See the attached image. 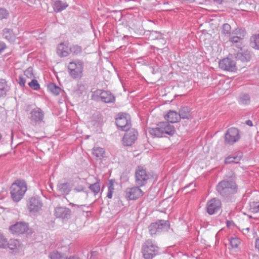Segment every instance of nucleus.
<instances>
[{"instance_id":"nucleus-1","label":"nucleus","mask_w":259,"mask_h":259,"mask_svg":"<svg viewBox=\"0 0 259 259\" xmlns=\"http://www.w3.org/2000/svg\"><path fill=\"white\" fill-rule=\"evenodd\" d=\"M236 175L231 172L230 176L220 182L217 185L216 189L219 194L224 198H228L237 193L238 186L236 183Z\"/></svg>"},{"instance_id":"nucleus-2","label":"nucleus","mask_w":259,"mask_h":259,"mask_svg":"<svg viewBox=\"0 0 259 259\" xmlns=\"http://www.w3.org/2000/svg\"><path fill=\"white\" fill-rule=\"evenodd\" d=\"M27 190V186L25 181L23 180H17L10 187V194L12 200L18 202L24 197Z\"/></svg>"},{"instance_id":"nucleus-3","label":"nucleus","mask_w":259,"mask_h":259,"mask_svg":"<svg viewBox=\"0 0 259 259\" xmlns=\"http://www.w3.org/2000/svg\"><path fill=\"white\" fill-rule=\"evenodd\" d=\"M152 177L151 173L144 166L140 165L135 170V183L136 185L144 187L147 185Z\"/></svg>"},{"instance_id":"nucleus-4","label":"nucleus","mask_w":259,"mask_h":259,"mask_svg":"<svg viewBox=\"0 0 259 259\" xmlns=\"http://www.w3.org/2000/svg\"><path fill=\"white\" fill-rule=\"evenodd\" d=\"M84 63L79 59L70 62L67 66L68 73L73 79H80L83 75Z\"/></svg>"},{"instance_id":"nucleus-5","label":"nucleus","mask_w":259,"mask_h":259,"mask_svg":"<svg viewBox=\"0 0 259 259\" xmlns=\"http://www.w3.org/2000/svg\"><path fill=\"white\" fill-rule=\"evenodd\" d=\"M158 252V247L151 240H146L142 245V253L145 259H152Z\"/></svg>"},{"instance_id":"nucleus-6","label":"nucleus","mask_w":259,"mask_h":259,"mask_svg":"<svg viewBox=\"0 0 259 259\" xmlns=\"http://www.w3.org/2000/svg\"><path fill=\"white\" fill-rule=\"evenodd\" d=\"M44 117L45 113L40 108L36 107L30 112V122L33 126H38L44 123Z\"/></svg>"},{"instance_id":"nucleus-7","label":"nucleus","mask_w":259,"mask_h":259,"mask_svg":"<svg viewBox=\"0 0 259 259\" xmlns=\"http://www.w3.org/2000/svg\"><path fill=\"white\" fill-rule=\"evenodd\" d=\"M169 228V224L168 221L159 220L151 223L149 226V230L150 234L153 235L159 232L167 231Z\"/></svg>"},{"instance_id":"nucleus-8","label":"nucleus","mask_w":259,"mask_h":259,"mask_svg":"<svg viewBox=\"0 0 259 259\" xmlns=\"http://www.w3.org/2000/svg\"><path fill=\"white\" fill-rule=\"evenodd\" d=\"M116 124L118 128L121 131H127L131 127V122L130 116L126 113L118 114L116 119Z\"/></svg>"},{"instance_id":"nucleus-9","label":"nucleus","mask_w":259,"mask_h":259,"mask_svg":"<svg viewBox=\"0 0 259 259\" xmlns=\"http://www.w3.org/2000/svg\"><path fill=\"white\" fill-rule=\"evenodd\" d=\"M240 138L239 130L235 127L229 128L225 135V143L229 145H233Z\"/></svg>"},{"instance_id":"nucleus-10","label":"nucleus","mask_w":259,"mask_h":259,"mask_svg":"<svg viewBox=\"0 0 259 259\" xmlns=\"http://www.w3.org/2000/svg\"><path fill=\"white\" fill-rule=\"evenodd\" d=\"M27 206L29 212L36 213L41 210L43 203L39 197H32L28 200Z\"/></svg>"},{"instance_id":"nucleus-11","label":"nucleus","mask_w":259,"mask_h":259,"mask_svg":"<svg viewBox=\"0 0 259 259\" xmlns=\"http://www.w3.org/2000/svg\"><path fill=\"white\" fill-rule=\"evenodd\" d=\"M125 131V133L122 139L123 144L125 146H131L137 139L138 132L135 128H131Z\"/></svg>"},{"instance_id":"nucleus-12","label":"nucleus","mask_w":259,"mask_h":259,"mask_svg":"<svg viewBox=\"0 0 259 259\" xmlns=\"http://www.w3.org/2000/svg\"><path fill=\"white\" fill-rule=\"evenodd\" d=\"M141 186L136 185L133 187L127 188L125 190V197L128 200H136L144 195V192L141 189Z\"/></svg>"},{"instance_id":"nucleus-13","label":"nucleus","mask_w":259,"mask_h":259,"mask_svg":"<svg viewBox=\"0 0 259 259\" xmlns=\"http://www.w3.org/2000/svg\"><path fill=\"white\" fill-rule=\"evenodd\" d=\"M95 96L100 98L102 102L105 103H113L115 101V97L110 91L97 90L94 92Z\"/></svg>"},{"instance_id":"nucleus-14","label":"nucleus","mask_w":259,"mask_h":259,"mask_svg":"<svg viewBox=\"0 0 259 259\" xmlns=\"http://www.w3.org/2000/svg\"><path fill=\"white\" fill-rule=\"evenodd\" d=\"M222 202L218 198H212L208 200L206 204V211L210 214L212 215L217 213L221 208Z\"/></svg>"},{"instance_id":"nucleus-15","label":"nucleus","mask_w":259,"mask_h":259,"mask_svg":"<svg viewBox=\"0 0 259 259\" xmlns=\"http://www.w3.org/2000/svg\"><path fill=\"white\" fill-rule=\"evenodd\" d=\"M219 67L223 70L228 71H234L236 69V63L233 60L226 58L220 61Z\"/></svg>"},{"instance_id":"nucleus-16","label":"nucleus","mask_w":259,"mask_h":259,"mask_svg":"<svg viewBox=\"0 0 259 259\" xmlns=\"http://www.w3.org/2000/svg\"><path fill=\"white\" fill-rule=\"evenodd\" d=\"M54 214L56 218L68 220L71 216V211L69 208L59 206L55 208Z\"/></svg>"},{"instance_id":"nucleus-17","label":"nucleus","mask_w":259,"mask_h":259,"mask_svg":"<svg viewBox=\"0 0 259 259\" xmlns=\"http://www.w3.org/2000/svg\"><path fill=\"white\" fill-rule=\"evenodd\" d=\"M28 230V225L24 222H17L9 228V231L13 234H21Z\"/></svg>"},{"instance_id":"nucleus-18","label":"nucleus","mask_w":259,"mask_h":259,"mask_svg":"<svg viewBox=\"0 0 259 259\" xmlns=\"http://www.w3.org/2000/svg\"><path fill=\"white\" fill-rule=\"evenodd\" d=\"M236 59L240 60L241 62L249 61L251 58L250 52L247 50H244L240 48V50L235 55Z\"/></svg>"},{"instance_id":"nucleus-19","label":"nucleus","mask_w":259,"mask_h":259,"mask_svg":"<svg viewBox=\"0 0 259 259\" xmlns=\"http://www.w3.org/2000/svg\"><path fill=\"white\" fill-rule=\"evenodd\" d=\"M162 134L172 136L175 133V128L174 125L170 124L168 122H160Z\"/></svg>"},{"instance_id":"nucleus-20","label":"nucleus","mask_w":259,"mask_h":259,"mask_svg":"<svg viewBox=\"0 0 259 259\" xmlns=\"http://www.w3.org/2000/svg\"><path fill=\"white\" fill-rule=\"evenodd\" d=\"M165 119L171 123H176L180 120V117L177 111L169 110L164 116Z\"/></svg>"},{"instance_id":"nucleus-21","label":"nucleus","mask_w":259,"mask_h":259,"mask_svg":"<svg viewBox=\"0 0 259 259\" xmlns=\"http://www.w3.org/2000/svg\"><path fill=\"white\" fill-rule=\"evenodd\" d=\"M101 182L100 179L98 178L96 179V182L93 184H88V188L93 192L95 196L97 195L99 193L103 191L101 190Z\"/></svg>"},{"instance_id":"nucleus-22","label":"nucleus","mask_w":259,"mask_h":259,"mask_svg":"<svg viewBox=\"0 0 259 259\" xmlns=\"http://www.w3.org/2000/svg\"><path fill=\"white\" fill-rule=\"evenodd\" d=\"M58 191L62 195H68L71 190V186L69 183H60L57 185Z\"/></svg>"},{"instance_id":"nucleus-23","label":"nucleus","mask_w":259,"mask_h":259,"mask_svg":"<svg viewBox=\"0 0 259 259\" xmlns=\"http://www.w3.org/2000/svg\"><path fill=\"white\" fill-rule=\"evenodd\" d=\"M57 53L61 57H67L69 54V49L64 43H60L57 47Z\"/></svg>"},{"instance_id":"nucleus-24","label":"nucleus","mask_w":259,"mask_h":259,"mask_svg":"<svg viewBox=\"0 0 259 259\" xmlns=\"http://www.w3.org/2000/svg\"><path fill=\"white\" fill-rule=\"evenodd\" d=\"M68 4L64 1L58 0L54 2L53 8L55 12H60L68 7Z\"/></svg>"},{"instance_id":"nucleus-25","label":"nucleus","mask_w":259,"mask_h":259,"mask_svg":"<svg viewBox=\"0 0 259 259\" xmlns=\"http://www.w3.org/2000/svg\"><path fill=\"white\" fill-rule=\"evenodd\" d=\"M148 132L149 134L153 137H162L163 136L160 122L157 124V126L155 128H149Z\"/></svg>"},{"instance_id":"nucleus-26","label":"nucleus","mask_w":259,"mask_h":259,"mask_svg":"<svg viewBox=\"0 0 259 259\" xmlns=\"http://www.w3.org/2000/svg\"><path fill=\"white\" fill-rule=\"evenodd\" d=\"M221 35L224 36V40L225 41L226 38H228L230 35H232L231 26L228 23H225L222 26Z\"/></svg>"},{"instance_id":"nucleus-27","label":"nucleus","mask_w":259,"mask_h":259,"mask_svg":"<svg viewBox=\"0 0 259 259\" xmlns=\"http://www.w3.org/2000/svg\"><path fill=\"white\" fill-rule=\"evenodd\" d=\"M180 119H189L191 117V109L187 106L181 108L179 111Z\"/></svg>"},{"instance_id":"nucleus-28","label":"nucleus","mask_w":259,"mask_h":259,"mask_svg":"<svg viewBox=\"0 0 259 259\" xmlns=\"http://www.w3.org/2000/svg\"><path fill=\"white\" fill-rule=\"evenodd\" d=\"M7 246L13 252H17L20 247V244L18 240L12 239L8 242Z\"/></svg>"},{"instance_id":"nucleus-29","label":"nucleus","mask_w":259,"mask_h":259,"mask_svg":"<svg viewBox=\"0 0 259 259\" xmlns=\"http://www.w3.org/2000/svg\"><path fill=\"white\" fill-rule=\"evenodd\" d=\"M92 154L99 159L105 157V151L104 149L100 147H94L92 150Z\"/></svg>"},{"instance_id":"nucleus-30","label":"nucleus","mask_w":259,"mask_h":259,"mask_svg":"<svg viewBox=\"0 0 259 259\" xmlns=\"http://www.w3.org/2000/svg\"><path fill=\"white\" fill-rule=\"evenodd\" d=\"M241 157V155L239 156L233 154L226 157L224 162L226 164H230L232 163H238L240 161Z\"/></svg>"},{"instance_id":"nucleus-31","label":"nucleus","mask_w":259,"mask_h":259,"mask_svg":"<svg viewBox=\"0 0 259 259\" xmlns=\"http://www.w3.org/2000/svg\"><path fill=\"white\" fill-rule=\"evenodd\" d=\"M3 35L5 38L10 42H14L15 40V36L10 29L5 28L3 30Z\"/></svg>"},{"instance_id":"nucleus-32","label":"nucleus","mask_w":259,"mask_h":259,"mask_svg":"<svg viewBox=\"0 0 259 259\" xmlns=\"http://www.w3.org/2000/svg\"><path fill=\"white\" fill-rule=\"evenodd\" d=\"M48 89L51 93L55 96L58 95L61 91V89L57 86L54 83H50L48 85Z\"/></svg>"},{"instance_id":"nucleus-33","label":"nucleus","mask_w":259,"mask_h":259,"mask_svg":"<svg viewBox=\"0 0 259 259\" xmlns=\"http://www.w3.org/2000/svg\"><path fill=\"white\" fill-rule=\"evenodd\" d=\"M8 86L4 79L0 80V97L5 96L8 91Z\"/></svg>"},{"instance_id":"nucleus-34","label":"nucleus","mask_w":259,"mask_h":259,"mask_svg":"<svg viewBox=\"0 0 259 259\" xmlns=\"http://www.w3.org/2000/svg\"><path fill=\"white\" fill-rule=\"evenodd\" d=\"M238 102L241 105H248L250 102V98L248 95L245 94H241L239 98Z\"/></svg>"},{"instance_id":"nucleus-35","label":"nucleus","mask_w":259,"mask_h":259,"mask_svg":"<svg viewBox=\"0 0 259 259\" xmlns=\"http://www.w3.org/2000/svg\"><path fill=\"white\" fill-rule=\"evenodd\" d=\"M251 46L256 50H259V34H256L250 38Z\"/></svg>"},{"instance_id":"nucleus-36","label":"nucleus","mask_w":259,"mask_h":259,"mask_svg":"<svg viewBox=\"0 0 259 259\" xmlns=\"http://www.w3.org/2000/svg\"><path fill=\"white\" fill-rule=\"evenodd\" d=\"M51 259H67V256L64 253H61L58 251L55 250L49 254Z\"/></svg>"},{"instance_id":"nucleus-37","label":"nucleus","mask_w":259,"mask_h":259,"mask_svg":"<svg viewBox=\"0 0 259 259\" xmlns=\"http://www.w3.org/2000/svg\"><path fill=\"white\" fill-rule=\"evenodd\" d=\"M82 51V47L77 45H72L69 48L70 53H72L74 55H78L81 53Z\"/></svg>"},{"instance_id":"nucleus-38","label":"nucleus","mask_w":259,"mask_h":259,"mask_svg":"<svg viewBox=\"0 0 259 259\" xmlns=\"http://www.w3.org/2000/svg\"><path fill=\"white\" fill-rule=\"evenodd\" d=\"M114 181L113 180H110L108 182L107 187H108V193L107 195V197L111 199L112 198L113 193L114 192Z\"/></svg>"},{"instance_id":"nucleus-39","label":"nucleus","mask_w":259,"mask_h":259,"mask_svg":"<svg viewBox=\"0 0 259 259\" xmlns=\"http://www.w3.org/2000/svg\"><path fill=\"white\" fill-rule=\"evenodd\" d=\"M229 241L231 246L233 248H238L241 243L240 239L236 237L231 238Z\"/></svg>"},{"instance_id":"nucleus-40","label":"nucleus","mask_w":259,"mask_h":259,"mask_svg":"<svg viewBox=\"0 0 259 259\" xmlns=\"http://www.w3.org/2000/svg\"><path fill=\"white\" fill-rule=\"evenodd\" d=\"M249 209L253 213H257L259 212V201L251 202L249 204Z\"/></svg>"},{"instance_id":"nucleus-41","label":"nucleus","mask_w":259,"mask_h":259,"mask_svg":"<svg viewBox=\"0 0 259 259\" xmlns=\"http://www.w3.org/2000/svg\"><path fill=\"white\" fill-rule=\"evenodd\" d=\"M8 241L7 238L0 232V248H5L7 247Z\"/></svg>"},{"instance_id":"nucleus-42","label":"nucleus","mask_w":259,"mask_h":259,"mask_svg":"<svg viewBox=\"0 0 259 259\" xmlns=\"http://www.w3.org/2000/svg\"><path fill=\"white\" fill-rule=\"evenodd\" d=\"M245 31L244 29L241 28H236L232 31V35L239 36L240 35L242 38H243Z\"/></svg>"},{"instance_id":"nucleus-43","label":"nucleus","mask_w":259,"mask_h":259,"mask_svg":"<svg viewBox=\"0 0 259 259\" xmlns=\"http://www.w3.org/2000/svg\"><path fill=\"white\" fill-rule=\"evenodd\" d=\"M28 85L31 89L34 90H38L40 89V85L35 79H33L30 82L28 83Z\"/></svg>"},{"instance_id":"nucleus-44","label":"nucleus","mask_w":259,"mask_h":259,"mask_svg":"<svg viewBox=\"0 0 259 259\" xmlns=\"http://www.w3.org/2000/svg\"><path fill=\"white\" fill-rule=\"evenodd\" d=\"M228 38H229V40L232 43H238L243 39L240 35L236 36L234 35H230Z\"/></svg>"},{"instance_id":"nucleus-45","label":"nucleus","mask_w":259,"mask_h":259,"mask_svg":"<svg viewBox=\"0 0 259 259\" xmlns=\"http://www.w3.org/2000/svg\"><path fill=\"white\" fill-rule=\"evenodd\" d=\"M9 13L8 11L4 8H0V20L4 19H7Z\"/></svg>"},{"instance_id":"nucleus-46","label":"nucleus","mask_w":259,"mask_h":259,"mask_svg":"<svg viewBox=\"0 0 259 259\" xmlns=\"http://www.w3.org/2000/svg\"><path fill=\"white\" fill-rule=\"evenodd\" d=\"M24 75L28 78L33 77V68L31 67H28L24 71Z\"/></svg>"},{"instance_id":"nucleus-47","label":"nucleus","mask_w":259,"mask_h":259,"mask_svg":"<svg viewBox=\"0 0 259 259\" xmlns=\"http://www.w3.org/2000/svg\"><path fill=\"white\" fill-rule=\"evenodd\" d=\"M240 5L242 7H243L244 8H246V9H244V10L245 11H249V8H247V6H245V7H243V5H247L249 7H253V6L251 4L247 3L245 0L242 1L240 3Z\"/></svg>"},{"instance_id":"nucleus-48","label":"nucleus","mask_w":259,"mask_h":259,"mask_svg":"<svg viewBox=\"0 0 259 259\" xmlns=\"http://www.w3.org/2000/svg\"><path fill=\"white\" fill-rule=\"evenodd\" d=\"M18 83L21 87H24L26 83V79L22 76H19L18 78Z\"/></svg>"},{"instance_id":"nucleus-49","label":"nucleus","mask_w":259,"mask_h":259,"mask_svg":"<svg viewBox=\"0 0 259 259\" xmlns=\"http://www.w3.org/2000/svg\"><path fill=\"white\" fill-rule=\"evenodd\" d=\"M254 248L255 252L258 254L259 256V237L257 238L254 242Z\"/></svg>"},{"instance_id":"nucleus-50","label":"nucleus","mask_w":259,"mask_h":259,"mask_svg":"<svg viewBox=\"0 0 259 259\" xmlns=\"http://www.w3.org/2000/svg\"><path fill=\"white\" fill-rule=\"evenodd\" d=\"M6 48V44L3 42H0V54Z\"/></svg>"},{"instance_id":"nucleus-51","label":"nucleus","mask_w":259,"mask_h":259,"mask_svg":"<svg viewBox=\"0 0 259 259\" xmlns=\"http://www.w3.org/2000/svg\"><path fill=\"white\" fill-rule=\"evenodd\" d=\"M227 226L228 227H231L232 225H234V223L233 221H227Z\"/></svg>"},{"instance_id":"nucleus-52","label":"nucleus","mask_w":259,"mask_h":259,"mask_svg":"<svg viewBox=\"0 0 259 259\" xmlns=\"http://www.w3.org/2000/svg\"><path fill=\"white\" fill-rule=\"evenodd\" d=\"M245 123H246L247 125H249V126H252V125H253V124H252V121H251V120H246V121H245Z\"/></svg>"},{"instance_id":"nucleus-53","label":"nucleus","mask_w":259,"mask_h":259,"mask_svg":"<svg viewBox=\"0 0 259 259\" xmlns=\"http://www.w3.org/2000/svg\"><path fill=\"white\" fill-rule=\"evenodd\" d=\"M69 205L72 206H76L77 207H82L83 206V205H78L72 203H70Z\"/></svg>"},{"instance_id":"nucleus-54","label":"nucleus","mask_w":259,"mask_h":259,"mask_svg":"<svg viewBox=\"0 0 259 259\" xmlns=\"http://www.w3.org/2000/svg\"><path fill=\"white\" fill-rule=\"evenodd\" d=\"M67 259H80V258L78 256H70L68 258H67Z\"/></svg>"},{"instance_id":"nucleus-55","label":"nucleus","mask_w":259,"mask_h":259,"mask_svg":"<svg viewBox=\"0 0 259 259\" xmlns=\"http://www.w3.org/2000/svg\"><path fill=\"white\" fill-rule=\"evenodd\" d=\"M214 1L216 2L218 4H221L222 2V0H214Z\"/></svg>"},{"instance_id":"nucleus-56","label":"nucleus","mask_w":259,"mask_h":259,"mask_svg":"<svg viewBox=\"0 0 259 259\" xmlns=\"http://www.w3.org/2000/svg\"><path fill=\"white\" fill-rule=\"evenodd\" d=\"M74 190H75V191H76V192H80V191H81V190H79V189H76V188H75V189H74Z\"/></svg>"},{"instance_id":"nucleus-57","label":"nucleus","mask_w":259,"mask_h":259,"mask_svg":"<svg viewBox=\"0 0 259 259\" xmlns=\"http://www.w3.org/2000/svg\"><path fill=\"white\" fill-rule=\"evenodd\" d=\"M96 252L95 251V252H92L91 253H92V255H93L94 254H95Z\"/></svg>"}]
</instances>
